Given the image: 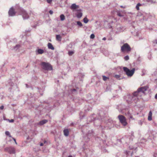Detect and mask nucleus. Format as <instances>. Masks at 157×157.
I'll return each instance as SVG.
<instances>
[{
	"label": "nucleus",
	"mask_w": 157,
	"mask_h": 157,
	"mask_svg": "<svg viewBox=\"0 0 157 157\" xmlns=\"http://www.w3.org/2000/svg\"><path fill=\"white\" fill-rule=\"evenodd\" d=\"M148 88L147 86L139 88L137 91L134 92L133 94H127L124 97V99L128 104H131L133 102L136 103L139 98V97L144 95Z\"/></svg>",
	"instance_id": "obj_1"
},
{
	"label": "nucleus",
	"mask_w": 157,
	"mask_h": 157,
	"mask_svg": "<svg viewBox=\"0 0 157 157\" xmlns=\"http://www.w3.org/2000/svg\"><path fill=\"white\" fill-rule=\"evenodd\" d=\"M106 123L107 124L106 126H104L103 128L101 125H100L99 127V129L103 133H104V130L105 128L110 129L112 128L113 127L115 124V122L114 121H113L111 119H109L107 121Z\"/></svg>",
	"instance_id": "obj_2"
},
{
	"label": "nucleus",
	"mask_w": 157,
	"mask_h": 157,
	"mask_svg": "<svg viewBox=\"0 0 157 157\" xmlns=\"http://www.w3.org/2000/svg\"><path fill=\"white\" fill-rule=\"evenodd\" d=\"M125 29V26H122L119 23L116 22L114 23V25L113 26L112 30L116 33H118L123 32Z\"/></svg>",
	"instance_id": "obj_3"
},
{
	"label": "nucleus",
	"mask_w": 157,
	"mask_h": 157,
	"mask_svg": "<svg viewBox=\"0 0 157 157\" xmlns=\"http://www.w3.org/2000/svg\"><path fill=\"white\" fill-rule=\"evenodd\" d=\"M93 115H94V114H93L92 116L90 117H89L88 119V121H89L90 122H91L92 121H94V124L95 126H98V124H100L101 122V121H103L102 118L100 116V118H96L95 117L93 116Z\"/></svg>",
	"instance_id": "obj_4"
},
{
	"label": "nucleus",
	"mask_w": 157,
	"mask_h": 157,
	"mask_svg": "<svg viewBox=\"0 0 157 157\" xmlns=\"http://www.w3.org/2000/svg\"><path fill=\"white\" fill-rule=\"evenodd\" d=\"M40 65L41 66L42 68L45 70L51 71L52 70V66L48 63L42 62Z\"/></svg>",
	"instance_id": "obj_5"
},
{
	"label": "nucleus",
	"mask_w": 157,
	"mask_h": 157,
	"mask_svg": "<svg viewBox=\"0 0 157 157\" xmlns=\"http://www.w3.org/2000/svg\"><path fill=\"white\" fill-rule=\"evenodd\" d=\"M123 69L125 74L128 76L131 77L132 76L135 72V68H133L130 70L126 67H124Z\"/></svg>",
	"instance_id": "obj_6"
},
{
	"label": "nucleus",
	"mask_w": 157,
	"mask_h": 157,
	"mask_svg": "<svg viewBox=\"0 0 157 157\" xmlns=\"http://www.w3.org/2000/svg\"><path fill=\"white\" fill-rule=\"evenodd\" d=\"M94 135V133L92 130H89L87 134H86V136L83 137V140L86 142H88L89 140L90 137L93 136Z\"/></svg>",
	"instance_id": "obj_7"
},
{
	"label": "nucleus",
	"mask_w": 157,
	"mask_h": 157,
	"mask_svg": "<svg viewBox=\"0 0 157 157\" xmlns=\"http://www.w3.org/2000/svg\"><path fill=\"white\" fill-rule=\"evenodd\" d=\"M131 48L127 43H125L121 47V51L122 52L125 51L128 52L131 51Z\"/></svg>",
	"instance_id": "obj_8"
},
{
	"label": "nucleus",
	"mask_w": 157,
	"mask_h": 157,
	"mask_svg": "<svg viewBox=\"0 0 157 157\" xmlns=\"http://www.w3.org/2000/svg\"><path fill=\"white\" fill-rule=\"evenodd\" d=\"M118 118L122 125L125 126L127 125V123L126 121V118L124 116L120 115L118 116Z\"/></svg>",
	"instance_id": "obj_9"
},
{
	"label": "nucleus",
	"mask_w": 157,
	"mask_h": 157,
	"mask_svg": "<svg viewBox=\"0 0 157 157\" xmlns=\"http://www.w3.org/2000/svg\"><path fill=\"white\" fill-rule=\"evenodd\" d=\"M5 151L8 152L10 154H15V150L14 147H8L5 148L4 149Z\"/></svg>",
	"instance_id": "obj_10"
},
{
	"label": "nucleus",
	"mask_w": 157,
	"mask_h": 157,
	"mask_svg": "<svg viewBox=\"0 0 157 157\" xmlns=\"http://www.w3.org/2000/svg\"><path fill=\"white\" fill-rule=\"evenodd\" d=\"M21 15L24 20L27 19L29 18V16L27 12L24 10H21Z\"/></svg>",
	"instance_id": "obj_11"
},
{
	"label": "nucleus",
	"mask_w": 157,
	"mask_h": 157,
	"mask_svg": "<svg viewBox=\"0 0 157 157\" xmlns=\"http://www.w3.org/2000/svg\"><path fill=\"white\" fill-rule=\"evenodd\" d=\"M81 90L79 89L78 87H76V88L70 89L68 90L69 94H75L77 93L78 91H80Z\"/></svg>",
	"instance_id": "obj_12"
},
{
	"label": "nucleus",
	"mask_w": 157,
	"mask_h": 157,
	"mask_svg": "<svg viewBox=\"0 0 157 157\" xmlns=\"http://www.w3.org/2000/svg\"><path fill=\"white\" fill-rule=\"evenodd\" d=\"M105 25L107 24V27L109 28H111L112 29L113 26L114 25L113 22V21H104Z\"/></svg>",
	"instance_id": "obj_13"
},
{
	"label": "nucleus",
	"mask_w": 157,
	"mask_h": 157,
	"mask_svg": "<svg viewBox=\"0 0 157 157\" xmlns=\"http://www.w3.org/2000/svg\"><path fill=\"white\" fill-rule=\"evenodd\" d=\"M8 13L9 16H13L15 15L16 12H15L13 8L11 7L9 10Z\"/></svg>",
	"instance_id": "obj_14"
},
{
	"label": "nucleus",
	"mask_w": 157,
	"mask_h": 157,
	"mask_svg": "<svg viewBox=\"0 0 157 157\" xmlns=\"http://www.w3.org/2000/svg\"><path fill=\"white\" fill-rule=\"evenodd\" d=\"M125 137H126V144H129L131 142L133 139V136H126Z\"/></svg>",
	"instance_id": "obj_15"
},
{
	"label": "nucleus",
	"mask_w": 157,
	"mask_h": 157,
	"mask_svg": "<svg viewBox=\"0 0 157 157\" xmlns=\"http://www.w3.org/2000/svg\"><path fill=\"white\" fill-rule=\"evenodd\" d=\"M79 6L75 4H73L70 6V8L73 11L76 10L77 9L79 8Z\"/></svg>",
	"instance_id": "obj_16"
},
{
	"label": "nucleus",
	"mask_w": 157,
	"mask_h": 157,
	"mask_svg": "<svg viewBox=\"0 0 157 157\" xmlns=\"http://www.w3.org/2000/svg\"><path fill=\"white\" fill-rule=\"evenodd\" d=\"M21 47V45L19 44H16L15 46L11 47V49L13 50L17 51V50Z\"/></svg>",
	"instance_id": "obj_17"
},
{
	"label": "nucleus",
	"mask_w": 157,
	"mask_h": 157,
	"mask_svg": "<svg viewBox=\"0 0 157 157\" xmlns=\"http://www.w3.org/2000/svg\"><path fill=\"white\" fill-rule=\"evenodd\" d=\"M36 55L41 54L44 53V50L41 49H38L35 51Z\"/></svg>",
	"instance_id": "obj_18"
},
{
	"label": "nucleus",
	"mask_w": 157,
	"mask_h": 157,
	"mask_svg": "<svg viewBox=\"0 0 157 157\" xmlns=\"http://www.w3.org/2000/svg\"><path fill=\"white\" fill-rule=\"evenodd\" d=\"M126 137L124 136L121 139L118 140L119 142L122 144L126 143Z\"/></svg>",
	"instance_id": "obj_19"
},
{
	"label": "nucleus",
	"mask_w": 157,
	"mask_h": 157,
	"mask_svg": "<svg viewBox=\"0 0 157 157\" xmlns=\"http://www.w3.org/2000/svg\"><path fill=\"white\" fill-rule=\"evenodd\" d=\"M48 122V120H47L44 119L40 121L38 123V124L40 125H42Z\"/></svg>",
	"instance_id": "obj_20"
},
{
	"label": "nucleus",
	"mask_w": 157,
	"mask_h": 157,
	"mask_svg": "<svg viewBox=\"0 0 157 157\" xmlns=\"http://www.w3.org/2000/svg\"><path fill=\"white\" fill-rule=\"evenodd\" d=\"M63 134L65 136H67L69 135V131L68 129H65L63 131Z\"/></svg>",
	"instance_id": "obj_21"
},
{
	"label": "nucleus",
	"mask_w": 157,
	"mask_h": 157,
	"mask_svg": "<svg viewBox=\"0 0 157 157\" xmlns=\"http://www.w3.org/2000/svg\"><path fill=\"white\" fill-rule=\"evenodd\" d=\"M145 6V4L144 3L141 4L140 3H138L136 6V9L138 10H140L139 7L140 6Z\"/></svg>",
	"instance_id": "obj_22"
},
{
	"label": "nucleus",
	"mask_w": 157,
	"mask_h": 157,
	"mask_svg": "<svg viewBox=\"0 0 157 157\" xmlns=\"http://www.w3.org/2000/svg\"><path fill=\"white\" fill-rule=\"evenodd\" d=\"M48 47L49 49H50L52 50H54V48L53 46L52 45L51 43H48Z\"/></svg>",
	"instance_id": "obj_23"
},
{
	"label": "nucleus",
	"mask_w": 157,
	"mask_h": 157,
	"mask_svg": "<svg viewBox=\"0 0 157 157\" xmlns=\"http://www.w3.org/2000/svg\"><path fill=\"white\" fill-rule=\"evenodd\" d=\"M152 113L151 111H150L148 113V120L149 121H151L152 120Z\"/></svg>",
	"instance_id": "obj_24"
},
{
	"label": "nucleus",
	"mask_w": 157,
	"mask_h": 157,
	"mask_svg": "<svg viewBox=\"0 0 157 157\" xmlns=\"http://www.w3.org/2000/svg\"><path fill=\"white\" fill-rule=\"evenodd\" d=\"M76 17L78 18H81L82 15V12H77L76 14Z\"/></svg>",
	"instance_id": "obj_25"
},
{
	"label": "nucleus",
	"mask_w": 157,
	"mask_h": 157,
	"mask_svg": "<svg viewBox=\"0 0 157 157\" xmlns=\"http://www.w3.org/2000/svg\"><path fill=\"white\" fill-rule=\"evenodd\" d=\"M56 40L59 41H61L62 38L59 35H57L56 36Z\"/></svg>",
	"instance_id": "obj_26"
},
{
	"label": "nucleus",
	"mask_w": 157,
	"mask_h": 157,
	"mask_svg": "<svg viewBox=\"0 0 157 157\" xmlns=\"http://www.w3.org/2000/svg\"><path fill=\"white\" fill-rule=\"evenodd\" d=\"M60 20L61 21H64L65 19V17L64 15L63 14H61L60 16Z\"/></svg>",
	"instance_id": "obj_27"
},
{
	"label": "nucleus",
	"mask_w": 157,
	"mask_h": 157,
	"mask_svg": "<svg viewBox=\"0 0 157 157\" xmlns=\"http://www.w3.org/2000/svg\"><path fill=\"white\" fill-rule=\"evenodd\" d=\"M77 25L81 27L82 26V23H81V22L80 21H77L76 22Z\"/></svg>",
	"instance_id": "obj_28"
},
{
	"label": "nucleus",
	"mask_w": 157,
	"mask_h": 157,
	"mask_svg": "<svg viewBox=\"0 0 157 157\" xmlns=\"http://www.w3.org/2000/svg\"><path fill=\"white\" fill-rule=\"evenodd\" d=\"M83 22L85 23H87L89 21L88 19L86 17H85L83 19Z\"/></svg>",
	"instance_id": "obj_29"
},
{
	"label": "nucleus",
	"mask_w": 157,
	"mask_h": 157,
	"mask_svg": "<svg viewBox=\"0 0 157 157\" xmlns=\"http://www.w3.org/2000/svg\"><path fill=\"white\" fill-rule=\"evenodd\" d=\"M102 77H103V79L104 81H106L107 79H109V78L108 77H106V76H105L103 75L102 76Z\"/></svg>",
	"instance_id": "obj_30"
},
{
	"label": "nucleus",
	"mask_w": 157,
	"mask_h": 157,
	"mask_svg": "<svg viewBox=\"0 0 157 157\" xmlns=\"http://www.w3.org/2000/svg\"><path fill=\"white\" fill-rule=\"evenodd\" d=\"M114 77L117 79H118L119 80L121 79V78H120V76L119 75H114Z\"/></svg>",
	"instance_id": "obj_31"
},
{
	"label": "nucleus",
	"mask_w": 157,
	"mask_h": 157,
	"mask_svg": "<svg viewBox=\"0 0 157 157\" xmlns=\"http://www.w3.org/2000/svg\"><path fill=\"white\" fill-rule=\"evenodd\" d=\"M5 134L6 135L9 136V137H11V136L10 134V132L9 131H6L5 132Z\"/></svg>",
	"instance_id": "obj_32"
},
{
	"label": "nucleus",
	"mask_w": 157,
	"mask_h": 157,
	"mask_svg": "<svg viewBox=\"0 0 157 157\" xmlns=\"http://www.w3.org/2000/svg\"><path fill=\"white\" fill-rule=\"evenodd\" d=\"M147 2H150L151 3H155L156 2L155 1L153 0H147Z\"/></svg>",
	"instance_id": "obj_33"
},
{
	"label": "nucleus",
	"mask_w": 157,
	"mask_h": 157,
	"mask_svg": "<svg viewBox=\"0 0 157 157\" xmlns=\"http://www.w3.org/2000/svg\"><path fill=\"white\" fill-rule=\"evenodd\" d=\"M154 45L155 46H157V40H155L153 41Z\"/></svg>",
	"instance_id": "obj_34"
},
{
	"label": "nucleus",
	"mask_w": 157,
	"mask_h": 157,
	"mask_svg": "<svg viewBox=\"0 0 157 157\" xmlns=\"http://www.w3.org/2000/svg\"><path fill=\"white\" fill-rule=\"evenodd\" d=\"M117 15L120 17H123L124 15L122 14H121L120 12H118L117 13Z\"/></svg>",
	"instance_id": "obj_35"
},
{
	"label": "nucleus",
	"mask_w": 157,
	"mask_h": 157,
	"mask_svg": "<svg viewBox=\"0 0 157 157\" xmlns=\"http://www.w3.org/2000/svg\"><path fill=\"white\" fill-rule=\"evenodd\" d=\"M124 59L125 60H128L129 59V57L128 56H126L124 57Z\"/></svg>",
	"instance_id": "obj_36"
},
{
	"label": "nucleus",
	"mask_w": 157,
	"mask_h": 157,
	"mask_svg": "<svg viewBox=\"0 0 157 157\" xmlns=\"http://www.w3.org/2000/svg\"><path fill=\"white\" fill-rule=\"evenodd\" d=\"M68 54L70 56H71L74 53V52L72 51H69L68 52Z\"/></svg>",
	"instance_id": "obj_37"
},
{
	"label": "nucleus",
	"mask_w": 157,
	"mask_h": 157,
	"mask_svg": "<svg viewBox=\"0 0 157 157\" xmlns=\"http://www.w3.org/2000/svg\"><path fill=\"white\" fill-rule=\"evenodd\" d=\"M94 37H95V36L94 34H92L90 36V38L91 39L94 38Z\"/></svg>",
	"instance_id": "obj_38"
},
{
	"label": "nucleus",
	"mask_w": 157,
	"mask_h": 157,
	"mask_svg": "<svg viewBox=\"0 0 157 157\" xmlns=\"http://www.w3.org/2000/svg\"><path fill=\"white\" fill-rule=\"evenodd\" d=\"M7 120H8L10 122V123H12V122H13V121H14V120L13 119H11V120H9V119H7Z\"/></svg>",
	"instance_id": "obj_39"
},
{
	"label": "nucleus",
	"mask_w": 157,
	"mask_h": 157,
	"mask_svg": "<svg viewBox=\"0 0 157 157\" xmlns=\"http://www.w3.org/2000/svg\"><path fill=\"white\" fill-rule=\"evenodd\" d=\"M46 1L48 3H50L52 1V0H46Z\"/></svg>",
	"instance_id": "obj_40"
},
{
	"label": "nucleus",
	"mask_w": 157,
	"mask_h": 157,
	"mask_svg": "<svg viewBox=\"0 0 157 157\" xmlns=\"http://www.w3.org/2000/svg\"><path fill=\"white\" fill-rule=\"evenodd\" d=\"M79 77L81 76L82 77L84 76V75H82V74L80 73L78 76Z\"/></svg>",
	"instance_id": "obj_41"
},
{
	"label": "nucleus",
	"mask_w": 157,
	"mask_h": 157,
	"mask_svg": "<svg viewBox=\"0 0 157 157\" xmlns=\"http://www.w3.org/2000/svg\"><path fill=\"white\" fill-rule=\"evenodd\" d=\"M49 13H50V14H52L53 13V12L52 10H50L49 11Z\"/></svg>",
	"instance_id": "obj_42"
},
{
	"label": "nucleus",
	"mask_w": 157,
	"mask_h": 157,
	"mask_svg": "<svg viewBox=\"0 0 157 157\" xmlns=\"http://www.w3.org/2000/svg\"><path fill=\"white\" fill-rule=\"evenodd\" d=\"M4 106L3 105H2L0 107V109L1 110H2L4 109Z\"/></svg>",
	"instance_id": "obj_43"
},
{
	"label": "nucleus",
	"mask_w": 157,
	"mask_h": 157,
	"mask_svg": "<svg viewBox=\"0 0 157 157\" xmlns=\"http://www.w3.org/2000/svg\"><path fill=\"white\" fill-rule=\"evenodd\" d=\"M155 99H157V94H155Z\"/></svg>",
	"instance_id": "obj_44"
},
{
	"label": "nucleus",
	"mask_w": 157,
	"mask_h": 157,
	"mask_svg": "<svg viewBox=\"0 0 157 157\" xmlns=\"http://www.w3.org/2000/svg\"><path fill=\"white\" fill-rule=\"evenodd\" d=\"M153 157H157V155L155 154L153 155Z\"/></svg>",
	"instance_id": "obj_45"
},
{
	"label": "nucleus",
	"mask_w": 157,
	"mask_h": 157,
	"mask_svg": "<svg viewBox=\"0 0 157 157\" xmlns=\"http://www.w3.org/2000/svg\"><path fill=\"white\" fill-rule=\"evenodd\" d=\"M13 140L14 141V142H15V143L17 144V143L16 142V140L15 139L13 138Z\"/></svg>",
	"instance_id": "obj_46"
},
{
	"label": "nucleus",
	"mask_w": 157,
	"mask_h": 157,
	"mask_svg": "<svg viewBox=\"0 0 157 157\" xmlns=\"http://www.w3.org/2000/svg\"><path fill=\"white\" fill-rule=\"evenodd\" d=\"M44 144L42 143H41L40 144V145L41 146H43V145Z\"/></svg>",
	"instance_id": "obj_47"
},
{
	"label": "nucleus",
	"mask_w": 157,
	"mask_h": 157,
	"mask_svg": "<svg viewBox=\"0 0 157 157\" xmlns=\"http://www.w3.org/2000/svg\"><path fill=\"white\" fill-rule=\"evenodd\" d=\"M120 7H121V8H125V7L122 6H120Z\"/></svg>",
	"instance_id": "obj_48"
},
{
	"label": "nucleus",
	"mask_w": 157,
	"mask_h": 157,
	"mask_svg": "<svg viewBox=\"0 0 157 157\" xmlns=\"http://www.w3.org/2000/svg\"><path fill=\"white\" fill-rule=\"evenodd\" d=\"M42 91H43V90H39V92H42Z\"/></svg>",
	"instance_id": "obj_49"
},
{
	"label": "nucleus",
	"mask_w": 157,
	"mask_h": 157,
	"mask_svg": "<svg viewBox=\"0 0 157 157\" xmlns=\"http://www.w3.org/2000/svg\"><path fill=\"white\" fill-rule=\"evenodd\" d=\"M106 39V38L105 37H104L103 39H102V40H105Z\"/></svg>",
	"instance_id": "obj_50"
},
{
	"label": "nucleus",
	"mask_w": 157,
	"mask_h": 157,
	"mask_svg": "<svg viewBox=\"0 0 157 157\" xmlns=\"http://www.w3.org/2000/svg\"><path fill=\"white\" fill-rule=\"evenodd\" d=\"M12 84H13V85H14V83H12ZM11 85L12 86V87L11 88V89H13V85H12V84H11Z\"/></svg>",
	"instance_id": "obj_51"
},
{
	"label": "nucleus",
	"mask_w": 157,
	"mask_h": 157,
	"mask_svg": "<svg viewBox=\"0 0 157 157\" xmlns=\"http://www.w3.org/2000/svg\"><path fill=\"white\" fill-rule=\"evenodd\" d=\"M46 142H47L46 141H45V140L44 141V143H46Z\"/></svg>",
	"instance_id": "obj_52"
},
{
	"label": "nucleus",
	"mask_w": 157,
	"mask_h": 157,
	"mask_svg": "<svg viewBox=\"0 0 157 157\" xmlns=\"http://www.w3.org/2000/svg\"><path fill=\"white\" fill-rule=\"evenodd\" d=\"M68 157H72L71 155H69Z\"/></svg>",
	"instance_id": "obj_53"
},
{
	"label": "nucleus",
	"mask_w": 157,
	"mask_h": 157,
	"mask_svg": "<svg viewBox=\"0 0 157 157\" xmlns=\"http://www.w3.org/2000/svg\"><path fill=\"white\" fill-rule=\"evenodd\" d=\"M142 123L141 122L140 123V124L141 125H142Z\"/></svg>",
	"instance_id": "obj_54"
},
{
	"label": "nucleus",
	"mask_w": 157,
	"mask_h": 157,
	"mask_svg": "<svg viewBox=\"0 0 157 157\" xmlns=\"http://www.w3.org/2000/svg\"><path fill=\"white\" fill-rule=\"evenodd\" d=\"M40 94L42 95H43V94L42 93H40Z\"/></svg>",
	"instance_id": "obj_55"
},
{
	"label": "nucleus",
	"mask_w": 157,
	"mask_h": 157,
	"mask_svg": "<svg viewBox=\"0 0 157 157\" xmlns=\"http://www.w3.org/2000/svg\"><path fill=\"white\" fill-rule=\"evenodd\" d=\"M130 149H133V148H132V147H131V148H130Z\"/></svg>",
	"instance_id": "obj_56"
},
{
	"label": "nucleus",
	"mask_w": 157,
	"mask_h": 157,
	"mask_svg": "<svg viewBox=\"0 0 157 157\" xmlns=\"http://www.w3.org/2000/svg\"><path fill=\"white\" fill-rule=\"evenodd\" d=\"M82 132L83 133L84 132L83 131V130H82Z\"/></svg>",
	"instance_id": "obj_57"
},
{
	"label": "nucleus",
	"mask_w": 157,
	"mask_h": 157,
	"mask_svg": "<svg viewBox=\"0 0 157 157\" xmlns=\"http://www.w3.org/2000/svg\"><path fill=\"white\" fill-rule=\"evenodd\" d=\"M26 87H27V84H26Z\"/></svg>",
	"instance_id": "obj_58"
},
{
	"label": "nucleus",
	"mask_w": 157,
	"mask_h": 157,
	"mask_svg": "<svg viewBox=\"0 0 157 157\" xmlns=\"http://www.w3.org/2000/svg\"><path fill=\"white\" fill-rule=\"evenodd\" d=\"M132 116L130 117L131 118H132Z\"/></svg>",
	"instance_id": "obj_59"
},
{
	"label": "nucleus",
	"mask_w": 157,
	"mask_h": 157,
	"mask_svg": "<svg viewBox=\"0 0 157 157\" xmlns=\"http://www.w3.org/2000/svg\"><path fill=\"white\" fill-rule=\"evenodd\" d=\"M15 86H16V87H17V86H16L15 85Z\"/></svg>",
	"instance_id": "obj_60"
},
{
	"label": "nucleus",
	"mask_w": 157,
	"mask_h": 157,
	"mask_svg": "<svg viewBox=\"0 0 157 157\" xmlns=\"http://www.w3.org/2000/svg\"><path fill=\"white\" fill-rule=\"evenodd\" d=\"M80 116H81V113L80 114Z\"/></svg>",
	"instance_id": "obj_61"
},
{
	"label": "nucleus",
	"mask_w": 157,
	"mask_h": 157,
	"mask_svg": "<svg viewBox=\"0 0 157 157\" xmlns=\"http://www.w3.org/2000/svg\"><path fill=\"white\" fill-rule=\"evenodd\" d=\"M135 157H138V156H136Z\"/></svg>",
	"instance_id": "obj_62"
}]
</instances>
